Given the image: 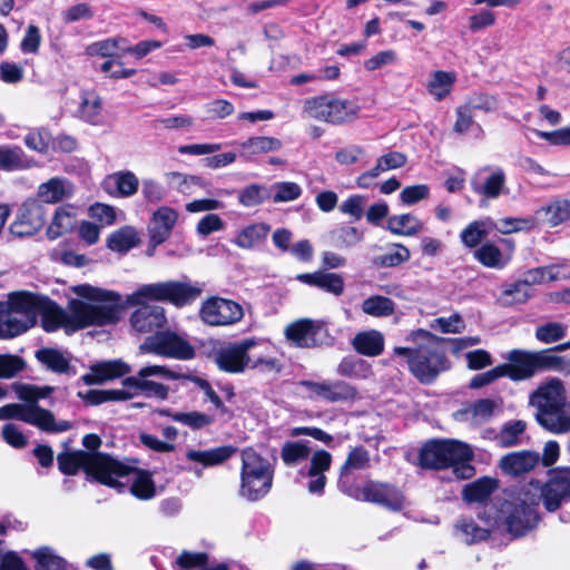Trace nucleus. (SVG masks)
<instances>
[{
  "label": "nucleus",
  "mask_w": 570,
  "mask_h": 570,
  "mask_svg": "<svg viewBox=\"0 0 570 570\" xmlns=\"http://www.w3.org/2000/svg\"><path fill=\"white\" fill-rule=\"evenodd\" d=\"M455 528L465 535L469 544L487 541L490 538V530L478 525L471 518L459 519Z\"/></svg>",
  "instance_id": "47"
},
{
  "label": "nucleus",
  "mask_w": 570,
  "mask_h": 570,
  "mask_svg": "<svg viewBox=\"0 0 570 570\" xmlns=\"http://www.w3.org/2000/svg\"><path fill=\"white\" fill-rule=\"evenodd\" d=\"M535 374L557 371L560 368L559 354L551 353V350L532 351Z\"/></svg>",
  "instance_id": "55"
},
{
  "label": "nucleus",
  "mask_w": 570,
  "mask_h": 570,
  "mask_svg": "<svg viewBox=\"0 0 570 570\" xmlns=\"http://www.w3.org/2000/svg\"><path fill=\"white\" fill-rule=\"evenodd\" d=\"M538 407L537 422L552 433L569 432L570 414L564 412L566 389L559 379H552L540 386L532 396Z\"/></svg>",
  "instance_id": "7"
},
{
  "label": "nucleus",
  "mask_w": 570,
  "mask_h": 570,
  "mask_svg": "<svg viewBox=\"0 0 570 570\" xmlns=\"http://www.w3.org/2000/svg\"><path fill=\"white\" fill-rule=\"evenodd\" d=\"M24 423L37 426L38 429L52 433L55 428V416L52 412L41 406L26 405Z\"/></svg>",
  "instance_id": "43"
},
{
  "label": "nucleus",
  "mask_w": 570,
  "mask_h": 570,
  "mask_svg": "<svg viewBox=\"0 0 570 570\" xmlns=\"http://www.w3.org/2000/svg\"><path fill=\"white\" fill-rule=\"evenodd\" d=\"M158 413L163 416L170 417L173 421L181 423L194 431L202 430L212 425L215 421L213 415L199 412H174L170 409H161Z\"/></svg>",
  "instance_id": "32"
},
{
  "label": "nucleus",
  "mask_w": 570,
  "mask_h": 570,
  "mask_svg": "<svg viewBox=\"0 0 570 570\" xmlns=\"http://www.w3.org/2000/svg\"><path fill=\"white\" fill-rule=\"evenodd\" d=\"M37 163L28 157L20 146L0 145V170L17 171L35 167Z\"/></svg>",
  "instance_id": "28"
},
{
  "label": "nucleus",
  "mask_w": 570,
  "mask_h": 570,
  "mask_svg": "<svg viewBox=\"0 0 570 570\" xmlns=\"http://www.w3.org/2000/svg\"><path fill=\"white\" fill-rule=\"evenodd\" d=\"M268 198L266 188L258 184H250L238 194V202L245 207H254L263 204Z\"/></svg>",
  "instance_id": "54"
},
{
  "label": "nucleus",
  "mask_w": 570,
  "mask_h": 570,
  "mask_svg": "<svg viewBox=\"0 0 570 570\" xmlns=\"http://www.w3.org/2000/svg\"><path fill=\"white\" fill-rule=\"evenodd\" d=\"M296 279L302 284L317 287L326 293L341 296L344 293V278L336 273L316 271L313 273H302L296 275Z\"/></svg>",
  "instance_id": "21"
},
{
  "label": "nucleus",
  "mask_w": 570,
  "mask_h": 570,
  "mask_svg": "<svg viewBox=\"0 0 570 570\" xmlns=\"http://www.w3.org/2000/svg\"><path fill=\"white\" fill-rule=\"evenodd\" d=\"M525 488L531 489V497L538 505L542 502L544 510L553 513L570 501V466L550 469L546 482L532 479Z\"/></svg>",
  "instance_id": "9"
},
{
  "label": "nucleus",
  "mask_w": 570,
  "mask_h": 570,
  "mask_svg": "<svg viewBox=\"0 0 570 570\" xmlns=\"http://www.w3.org/2000/svg\"><path fill=\"white\" fill-rule=\"evenodd\" d=\"M535 499L531 497L530 488H522L511 500H504L500 512L504 515L507 531L513 538H521L537 528L541 521Z\"/></svg>",
  "instance_id": "8"
},
{
  "label": "nucleus",
  "mask_w": 570,
  "mask_h": 570,
  "mask_svg": "<svg viewBox=\"0 0 570 570\" xmlns=\"http://www.w3.org/2000/svg\"><path fill=\"white\" fill-rule=\"evenodd\" d=\"M76 226V215L67 209V207H58L53 215L52 222L47 228L49 239H57L73 230Z\"/></svg>",
  "instance_id": "39"
},
{
  "label": "nucleus",
  "mask_w": 570,
  "mask_h": 570,
  "mask_svg": "<svg viewBox=\"0 0 570 570\" xmlns=\"http://www.w3.org/2000/svg\"><path fill=\"white\" fill-rule=\"evenodd\" d=\"M117 193L121 197H130L137 193L139 181L136 175L131 171H119L112 176Z\"/></svg>",
  "instance_id": "59"
},
{
  "label": "nucleus",
  "mask_w": 570,
  "mask_h": 570,
  "mask_svg": "<svg viewBox=\"0 0 570 570\" xmlns=\"http://www.w3.org/2000/svg\"><path fill=\"white\" fill-rule=\"evenodd\" d=\"M311 449L307 441H288L285 442L281 449V458L283 462L293 466L308 458Z\"/></svg>",
  "instance_id": "44"
},
{
  "label": "nucleus",
  "mask_w": 570,
  "mask_h": 570,
  "mask_svg": "<svg viewBox=\"0 0 570 570\" xmlns=\"http://www.w3.org/2000/svg\"><path fill=\"white\" fill-rule=\"evenodd\" d=\"M505 174L502 169L491 173L483 183H480L476 177L471 179L472 190L488 199L498 198L505 185Z\"/></svg>",
  "instance_id": "33"
},
{
  "label": "nucleus",
  "mask_w": 570,
  "mask_h": 570,
  "mask_svg": "<svg viewBox=\"0 0 570 570\" xmlns=\"http://www.w3.org/2000/svg\"><path fill=\"white\" fill-rule=\"evenodd\" d=\"M257 344L258 342L255 337H247L243 341L230 343L214 352V362L225 373H243L252 363L248 352Z\"/></svg>",
  "instance_id": "13"
},
{
  "label": "nucleus",
  "mask_w": 570,
  "mask_h": 570,
  "mask_svg": "<svg viewBox=\"0 0 570 570\" xmlns=\"http://www.w3.org/2000/svg\"><path fill=\"white\" fill-rule=\"evenodd\" d=\"M391 247L393 249L392 252L372 258V265L374 267H397L410 259L411 253L405 245L395 243L392 244Z\"/></svg>",
  "instance_id": "41"
},
{
  "label": "nucleus",
  "mask_w": 570,
  "mask_h": 570,
  "mask_svg": "<svg viewBox=\"0 0 570 570\" xmlns=\"http://www.w3.org/2000/svg\"><path fill=\"white\" fill-rule=\"evenodd\" d=\"M455 81L454 71L435 70L430 76L426 89L436 101H442L451 94Z\"/></svg>",
  "instance_id": "34"
},
{
  "label": "nucleus",
  "mask_w": 570,
  "mask_h": 570,
  "mask_svg": "<svg viewBox=\"0 0 570 570\" xmlns=\"http://www.w3.org/2000/svg\"><path fill=\"white\" fill-rule=\"evenodd\" d=\"M204 287V283L193 282L187 276L141 285L127 298L129 305L138 306L130 315L131 328L139 334L154 335L161 332L167 324L166 311L148 302L184 308L191 306L203 295Z\"/></svg>",
  "instance_id": "2"
},
{
  "label": "nucleus",
  "mask_w": 570,
  "mask_h": 570,
  "mask_svg": "<svg viewBox=\"0 0 570 570\" xmlns=\"http://www.w3.org/2000/svg\"><path fill=\"white\" fill-rule=\"evenodd\" d=\"M14 294L16 292H11L8 295L7 302H0V340H8L19 336L33 326L29 320L23 322L18 318L7 317L12 313L22 314V312L12 309L10 304Z\"/></svg>",
  "instance_id": "23"
},
{
  "label": "nucleus",
  "mask_w": 570,
  "mask_h": 570,
  "mask_svg": "<svg viewBox=\"0 0 570 570\" xmlns=\"http://www.w3.org/2000/svg\"><path fill=\"white\" fill-rule=\"evenodd\" d=\"M24 145L40 154H47L50 146V134L45 129L30 131L24 137Z\"/></svg>",
  "instance_id": "62"
},
{
  "label": "nucleus",
  "mask_w": 570,
  "mask_h": 570,
  "mask_svg": "<svg viewBox=\"0 0 570 570\" xmlns=\"http://www.w3.org/2000/svg\"><path fill=\"white\" fill-rule=\"evenodd\" d=\"M271 230V226L265 223H255L243 228L235 238V244L244 249H253L263 244Z\"/></svg>",
  "instance_id": "35"
},
{
  "label": "nucleus",
  "mask_w": 570,
  "mask_h": 570,
  "mask_svg": "<svg viewBox=\"0 0 570 570\" xmlns=\"http://www.w3.org/2000/svg\"><path fill=\"white\" fill-rule=\"evenodd\" d=\"M337 489L356 501L361 498L362 484L358 483V476L353 470L340 468Z\"/></svg>",
  "instance_id": "48"
},
{
  "label": "nucleus",
  "mask_w": 570,
  "mask_h": 570,
  "mask_svg": "<svg viewBox=\"0 0 570 570\" xmlns=\"http://www.w3.org/2000/svg\"><path fill=\"white\" fill-rule=\"evenodd\" d=\"M301 385L306 387L316 396L331 403L354 402L358 399L357 387L342 380H335L332 382H314L304 380L301 382Z\"/></svg>",
  "instance_id": "16"
},
{
  "label": "nucleus",
  "mask_w": 570,
  "mask_h": 570,
  "mask_svg": "<svg viewBox=\"0 0 570 570\" xmlns=\"http://www.w3.org/2000/svg\"><path fill=\"white\" fill-rule=\"evenodd\" d=\"M75 292L89 301L92 302H110L112 305L120 306V311L122 309V305L119 304L121 296L119 293L108 289H102L98 287H94L89 284L78 285L75 288Z\"/></svg>",
  "instance_id": "45"
},
{
  "label": "nucleus",
  "mask_w": 570,
  "mask_h": 570,
  "mask_svg": "<svg viewBox=\"0 0 570 570\" xmlns=\"http://www.w3.org/2000/svg\"><path fill=\"white\" fill-rule=\"evenodd\" d=\"M361 498L357 501L370 502L399 512L404 507V495L394 485L387 482L366 480L362 484Z\"/></svg>",
  "instance_id": "14"
},
{
  "label": "nucleus",
  "mask_w": 570,
  "mask_h": 570,
  "mask_svg": "<svg viewBox=\"0 0 570 570\" xmlns=\"http://www.w3.org/2000/svg\"><path fill=\"white\" fill-rule=\"evenodd\" d=\"M505 358V363L499 364L503 377L521 382L535 375L532 351L513 348L508 352Z\"/></svg>",
  "instance_id": "17"
},
{
  "label": "nucleus",
  "mask_w": 570,
  "mask_h": 570,
  "mask_svg": "<svg viewBox=\"0 0 570 570\" xmlns=\"http://www.w3.org/2000/svg\"><path fill=\"white\" fill-rule=\"evenodd\" d=\"M130 372V365L122 360L104 361L92 364L90 373L83 374L81 381L86 385H97L124 377Z\"/></svg>",
  "instance_id": "18"
},
{
  "label": "nucleus",
  "mask_w": 570,
  "mask_h": 570,
  "mask_svg": "<svg viewBox=\"0 0 570 570\" xmlns=\"http://www.w3.org/2000/svg\"><path fill=\"white\" fill-rule=\"evenodd\" d=\"M470 105H460L455 108V122L453 125V131L459 135L466 134L474 125V114Z\"/></svg>",
  "instance_id": "60"
},
{
  "label": "nucleus",
  "mask_w": 570,
  "mask_h": 570,
  "mask_svg": "<svg viewBox=\"0 0 570 570\" xmlns=\"http://www.w3.org/2000/svg\"><path fill=\"white\" fill-rule=\"evenodd\" d=\"M324 328L323 323L309 318H302L289 324L285 330L286 338L295 346L309 348L318 346L317 335Z\"/></svg>",
  "instance_id": "19"
},
{
  "label": "nucleus",
  "mask_w": 570,
  "mask_h": 570,
  "mask_svg": "<svg viewBox=\"0 0 570 570\" xmlns=\"http://www.w3.org/2000/svg\"><path fill=\"white\" fill-rule=\"evenodd\" d=\"M282 146V141L278 138L267 136L250 137L240 144L242 149L247 150L252 155L276 151Z\"/></svg>",
  "instance_id": "46"
},
{
  "label": "nucleus",
  "mask_w": 570,
  "mask_h": 570,
  "mask_svg": "<svg viewBox=\"0 0 570 570\" xmlns=\"http://www.w3.org/2000/svg\"><path fill=\"white\" fill-rule=\"evenodd\" d=\"M412 335L422 337L424 342L415 347L396 346L393 354L404 356L407 368L416 381L423 385H430L441 373L451 368L445 347L450 338L436 336L425 330H417Z\"/></svg>",
  "instance_id": "3"
},
{
  "label": "nucleus",
  "mask_w": 570,
  "mask_h": 570,
  "mask_svg": "<svg viewBox=\"0 0 570 570\" xmlns=\"http://www.w3.org/2000/svg\"><path fill=\"white\" fill-rule=\"evenodd\" d=\"M57 463L59 471L65 475H76L82 470L88 479L122 491L125 484L114 481L111 474L126 473V468L118 463V460L106 452H87L83 450L63 451L58 453Z\"/></svg>",
  "instance_id": "5"
},
{
  "label": "nucleus",
  "mask_w": 570,
  "mask_h": 570,
  "mask_svg": "<svg viewBox=\"0 0 570 570\" xmlns=\"http://www.w3.org/2000/svg\"><path fill=\"white\" fill-rule=\"evenodd\" d=\"M362 311L374 317H386L395 312V303L383 295H372L363 301Z\"/></svg>",
  "instance_id": "42"
},
{
  "label": "nucleus",
  "mask_w": 570,
  "mask_h": 570,
  "mask_svg": "<svg viewBox=\"0 0 570 570\" xmlns=\"http://www.w3.org/2000/svg\"><path fill=\"white\" fill-rule=\"evenodd\" d=\"M386 228L397 236H414L423 229V223L412 214L393 215L387 218Z\"/></svg>",
  "instance_id": "38"
},
{
  "label": "nucleus",
  "mask_w": 570,
  "mask_h": 570,
  "mask_svg": "<svg viewBox=\"0 0 570 570\" xmlns=\"http://www.w3.org/2000/svg\"><path fill=\"white\" fill-rule=\"evenodd\" d=\"M341 466L353 471L368 469L371 466V455L368 450L365 449L363 445L352 448L348 451L346 459Z\"/></svg>",
  "instance_id": "51"
},
{
  "label": "nucleus",
  "mask_w": 570,
  "mask_h": 570,
  "mask_svg": "<svg viewBox=\"0 0 570 570\" xmlns=\"http://www.w3.org/2000/svg\"><path fill=\"white\" fill-rule=\"evenodd\" d=\"M531 296L532 288L528 286L527 282L519 279L504 286L500 301L504 306H513L518 304H524Z\"/></svg>",
  "instance_id": "40"
},
{
  "label": "nucleus",
  "mask_w": 570,
  "mask_h": 570,
  "mask_svg": "<svg viewBox=\"0 0 570 570\" xmlns=\"http://www.w3.org/2000/svg\"><path fill=\"white\" fill-rule=\"evenodd\" d=\"M118 463L126 468V473L111 474L110 478L114 481H119V478H125L134 473L136 476L129 488L130 493L135 498L144 501L150 500L156 495V484L153 479V474L149 470L136 468L134 465L126 464L119 460Z\"/></svg>",
  "instance_id": "20"
},
{
  "label": "nucleus",
  "mask_w": 570,
  "mask_h": 570,
  "mask_svg": "<svg viewBox=\"0 0 570 570\" xmlns=\"http://www.w3.org/2000/svg\"><path fill=\"white\" fill-rule=\"evenodd\" d=\"M122 385L132 389L136 395H144L146 397H157L159 400H167L169 387L163 383H158L148 379H140L139 374L136 376H127L122 380Z\"/></svg>",
  "instance_id": "29"
},
{
  "label": "nucleus",
  "mask_w": 570,
  "mask_h": 570,
  "mask_svg": "<svg viewBox=\"0 0 570 570\" xmlns=\"http://www.w3.org/2000/svg\"><path fill=\"white\" fill-rule=\"evenodd\" d=\"M27 366L23 357L16 354H0V379H12Z\"/></svg>",
  "instance_id": "52"
},
{
  "label": "nucleus",
  "mask_w": 570,
  "mask_h": 570,
  "mask_svg": "<svg viewBox=\"0 0 570 570\" xmlns=\"http://www.w3.org/2000/svg\"><path fill=\"white\" fill-rule=\"evenodd\" d=\"M332 454L323 449L316 450L311 456L307 475L325 474L332 466Z\"/></svg>",
  "instance_id": "61"
},
{
  "label": "nucleus",
  "mask_w": 570,
  "mask_h": 570,
  "mask_svg": "<svg viewBox=\"0 0 570 570\" xmlns=\"http://www.w3.org/2000/svg\"><path fill=\"white\" fill-rule=\"evenodd\" d=\"M125 38H108L104 40H99L92 42L86 48V53L88 56H98V57H114L116 56V50L120 49V42H125Z\"/></svg>",
  "instance_id": "57"
},
{
  "label": "nucleus",
  "mask_w": 570,
  "mask_h": 570,
  "mask_svg": "<svg viewBox=\"0 0 570 570\" xmlns=\"http://www.w3.org/2000/svg\"><path fill=\"white\" fill-rule=\"evenodd\" d=\"M487 237L484 223L481 220H473L460 233V239L464 246L474 248L482 243Z\"/></svg>",
  "instance_id": "56"
},
{
  "label": "nucleus",
  "mask_w": 570,
  "mask_h": 570,
  "mask_svg": "<svg viewBox=\"0 0 570 570\" xmlns=\"http://www.w3.org/2000/svg\"><path fill=\"white\" fill-rule=\"evenodd\" d=\"M240 458L239 495L250 502L259 501L273 487L274 466L253 446L244 448L240 451Z\"/></svg>",
  "instance_id": "6"
},
{
  "label": "nucleus",
  "mask_w": 570,
  "mask_h": 570,
  "mask_svg": "<svg viewBox=\"0 0 570 570\" xmlns=\"http://www.w3.org/2000/svg\"><path fill=\"white\" fill-rule=\"evenodd\" d=\"M102 108L101 98L96 92H89L82 98L80 111L89 122H95Z\"/></svg>",
  "instance_id": "64"
},
{
  "label": "nucleus",
  "mask_w": 570,
  "mask_h": 570,
  "mask_svg": "<svg viewBox=\"0 0 570 570\" xmlns=\"http://www.w3.org/2000/svg\"><path fill=\"white\" fill-rule=\"evenodd\" d=\"M474 258L484 267L502 269L510 261L501 249L491 242L481 244L473 253Z\"/></svg>",
  "instance_id": "36"
},
{
  "label": "nucleus",
  "mask_w": 570,
  "mask_h": 570,
  "mask_svg": "<svg viewBox=\"0 0 570 570\" xmlns=\"http://www.w3.org/2000/svg\"><path fill=\"white\" fill-rule=\"evenodd\" d=\"M35 357L52 373L66 374L69 376L76 374V368L71 365L70 360L58 348L41 347L36 351Z\"/></svg>",
  "instance_id": "26"
},
{
  "label": "nucleus",
  "mask_w": 570,
  "mask_h": 570,
  "mask_svg": "<svg viewBox=\"0 0 570 570\" xmlns=\"http://www.w3.org/2000/svg\"><path fill=\"white\" fill-rule=\"evenodd\" d=\"M12 309L22 312L31 321L37 322V315H41V327L47 333H53L61 327L67 333L83 330L90 326H105L116 324L120 320V306L92 305L78 298L68 303L70 314L49 296L29 291H16L11 299Z\"/></svg>",
  "instance_id": "1"
},
{
  "label": "nucleus",
  "mask_w": 570,
  "mask_h": 570,
  "mask_svg": "<svg viewBox=\"0 0 570 570\" xmlns=\"http://www.w3.org/2000/svg\"><path fill=\"white\" fill-rule=\"evenodd\" d=\"M46 223V209L38 200H26L20 206L16 219L11 223L10 233L17 237H29L37 234Z\"/></svg>",
  "instance_id": "15"
},
{
  "label": "nucleus",
  "mask_w": 570,
  "mask_h": 570,
  "mask_svg": "<svg viewBox=\"0 0 570 570\" xmlns=\"http://www.w3.org/2000/svg\"><path fill=\"white\" fill-rule=\"evenodd\" d=\"M303 111L320 121L341 125L355 119L360 107L351 100L326 94L306 99Z\"/></svg>",
  "instance_id": "10"
},
{
  "label": "nucleus",
  "mask_w": 570,
  "mask_h": 570,
  "mask_svg": "<svg viewBox=\"0 0 570 570\" xmlns=\"http://www.w3.org/2000/svg\"><path fill=\"white\" fill-rule=\"evenodd\" d=\"M474 453L471 446L453 439H431L419 451L417 465L424 470L442 471L453 469L459 480L471 479L475 469L471 464Z\"/></svg>",
  "instance_id": "4"
},
{
  "label": "nucleus",
  "mask_w": 570,
  "mask_h": 570,
  "mask_svg": "<svg viewBox=\"0 0 570 570\" xmlns=\"http://www.w3.org/2000/svg\"><path fill=\"white\" fill-rule=\"evenodd\" d=\"M527 429V423L522 420H514L504 423L498 439L502 446L509 448L520 443V438Z\"/></svg>",
  "instance_id": "49"
},
{
  "label": "nucleus",
  "mask_w": 570,
  "mask_h": 570,
  "mask_svg": "<svg viewBox=\"0 0 570 570\" xmlns=\"http://www.w3.org/2000/svg\"><path fill=\"white\" fill-rule=\"evenodd\" d=\"M178 214L169 207L158 208L153 216V226L149 228L150 244L157 247L171 235Z\"/></svg>",
  "instance_id": "22"
},
{
  "label": "nucleus",
  "mask_w": 570,
  "mask_h": 570,
  "mask_svg": "<svg viewBox=\"0 0 570 570\" xmlns=\"http://www.w3.org/2000/svg\"><path fill=\"white\" fill-rule=\"evenodd\" d=\"M498 488V479L481 476L463 487L462 499L466 503H485Z\"/></svg>",
  "instance_id": "27"
},
{
  "label": "nucleus",
  "mask_w": 570,
  "mask_h": 570,
  "mask_svg": "<svg viewBox=\"0 0 570 570\" xmlns=\"http://www.w3.org/2000/svg\"><path fill=\"white\" fill-rule=\"evenodd\" d=\"M238 452V448L233 444H225L209 450H194L186 452V459L197 462L203 466H215L223 464Z\"/></svg>",
  "instance_id": "25"
},
{
  "label": "nucleus",
  "mask_w": 570,
  "mask_h": 570,
  "mask_svg": "<svg viewBox=\"0 0 570 570\" xmlns=\"http://www.w3.org/2000/svg\"><path fill=\"white\" fill-rule=\"evenodd\" d=\"M541 213L546 214L549 227H557L570 219V199L554 198L537 210V214Z\"/></svg>",
  "instance_id": "37"
},
{
  "label": "nucleus",
  "mask_w": 570,
  "mask_h": 570,
  "mask_svg": "<svg viewBox=\"0 0 570 570\" xmlns=\"http://www.w3.org/2000/svg\"><path fill=\"white\" fill-rule=\"evenodd\" d=\"M140 244L138 232L132 226H122L107 238V247L116 253L126 254Z\"/></svg>",
  "instance_id": "31"
},
{
  "label": "nucleus",
  "mask_w": 570,
  "mask_h": 570,
  "mask_svg": "<svg viewBox=\"0 0 570 570\" xmlns=\"http://www.w3.org/2000/svg\"><path fill=\"white\" fill-rule=\"evenodd\" d=\"M199 317L210 326H228L238 323L244 317V309L233 299L212 296L202 303Z\"/></svg>",
  "instance_id": "12"
},
{
  "label": "nucleus",
  "mask_w": 570,
  "mask_h": 570,
  "mask_svg": "<svg viewBox=\"0 0 570 570\" xmlns=\"http://www.w3.org/2000/svg\"><path fill=\"white\" fill-rule=\"evenodd\" d=\"M36 570H66V562L48 548H40L33 553Z\"/></svg>",
  "instance_id": "53"
},
{
  "label": "nucleus",
  "mask_w": 570,
  "mask_h": 570,
  "mask_svg": "<svg viewBox=\"0 0 570 570\" xmlns=\"http://www.w3.org/2000/svg\"><path fill=\"white\" fill-rule=\"evenodd\" d=\"M566 336V327L558 322H549L535 330V338L544 344L562 340Z\"/></svg>",
  "instance_id": "58"
},
{
  "label": "nucleus",
  "mask_w": 570,
  "mask_h": 570,
  "mask_svg": "<svg viewBox=\"0 0 570 570\" xmlns=\"http://www.w3.org/2000/svg\"><path fill=\"white\" fill-rule=\"evenodd\" d=\"M38 196L43 203L56 204L66 196L65 184L59 178H51L39 186Z\"/></svg>",
  "instance_id": "50"
},
{
  "label": "nucleus",
  "mask_w": 570,
  "mask_h": 570,
  "mask_svg": "<svg viewBox=\"0 0 570 570\" xmlns=\"http://www.w3.org/2000/svg\"><path fill=\"white\" fill-rule=\"evenodd\" d=\"M140 351L181 361H189L196 356V350L191 343L169 330L147 336L140 345Z\"/></svg>",
  "instance_id": "11"
},
{
  "label": "nucleus",
  "mask_w": 570,
  "mask_h": 570,
  "mask_svg": "<svg viewBox=\"0 0 570 570\" xmlns=\"http://www.w3.org/2000/svg\"><path fill=\"white\" fill-rule=\"evenodd\" d=\"M354 350L364 356H379L384 351V337L379 331L357 333L352 340Z\"/></svg>",
  "instance_id": "30"
},
{
  "label": "nucleus",
  "mask_w": 570,
  "mask_h": 570,
  "mask_svg": "<svg viewBox=\"0 0 570 570\" xmlns=\"http://www.w3.org/2000/svg\"><path fill=\"white\" fill-rule=\"evenodd\" d=\"M540 462V455L533 451H519L504 455L500 468L512 476H521L533 470Z\"/></svg>",
  "instance_id": "24"
},
{
  "label": "nucleus",
  "mask_w": 570,
  "mask_h": 570,
  "mask_svg": "<svg viewBox=\"0 0 570 570\" xmlns=\"http://www.w3.org/2000/svg\"><path fill=\"white\" fill-rule=\"evenodd\" d=\"M274 203H285L297 199L302 195V188L294 181H281L275 185Z\"/></svg>",
  "instance_id": "63"
}]
</instances>
